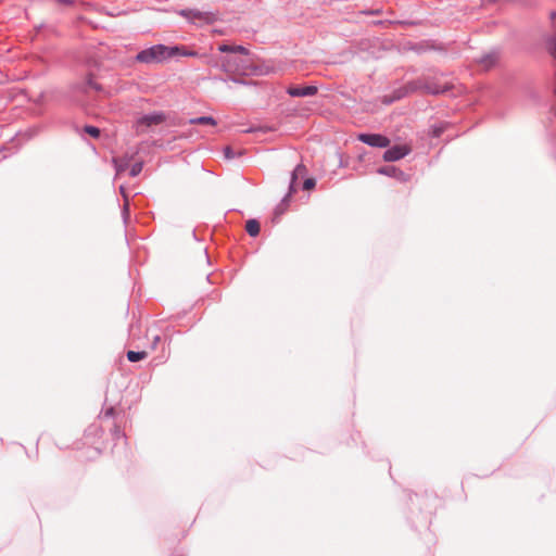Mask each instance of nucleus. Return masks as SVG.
<instances>
[{
  "instance_id": "0eeeda50",
  "label": "nucleus",
  "mask_w": 556,
  "mask_h": 556,
  "mask_svg": "<svg viewBox=\"0 0 556 556\" xmlns=\"http://www.w3.org/2000/svg\"><path fill=\"white\" fill-rule=\"evenodd\" d=\"M317 91L316 86H291L287 89L288 94L291 97H312L315 96Z\"/></svg>"
},
{
  "instance_id": "6e6552de",
  "label": "nucleus",
  "mask_w": 556,
  "mask_h": 556,
  "mask_svg": "<svg viewBox=\"0 0 556 556\" xmlns=\"http://www.w3.org/2000/svg\"><path fill=\"white\" fill-rule=\"evenodd\" d=\"M451 87L445 84L444 86H439L434 83H426L424 85H420V86H414L412 87L413 90L415 89H424L426 92L428 93H432V94H439V93H444L446 92Z\"/></svg>"
},
{
  "instance_id": "f257e3e1",
  "label": "nucleus",
  "mask_w": 556,
  "mask_h": 556,
  "mask_svg": "<svg viewBox=\"0 0 556 556\" xmlns=\"http://www.w3.org/2000/svg\"><path fill=\"white\" fill-rule=\"evenodd\" d=\"M218 50L229 55L220 60V67L230 75H247L250 70L249 51L242 46L220 45Z\"/></svg>"
},
{
  "instance_id": "9d476101",
  "label": "nucleus",
  "mask_w": 556,
  "mask_h": 556,
  "mask_svg": "<svg viewBox=\"0 0 556 556\" xmlns=\"http://www.w3.org/2000/svg\"><path fill=\"white\" fill-rule=\"evenodd\" d=\"M190 124L215 126L216 125V121L213 117H211V116H202V117L190 119Z\"/></svg>"
},
{
  "instance_id": "ddd939ff",
  "label": "nucleus",
  "mask_w": 556,
  "mask_h": 556,
  "mask_svg": "<svg viewBox=\"0 0 556 556\" xmlns=\"http://www.w3.org/2000/svg\"><path fill=\"white\" fill-rule=\"evenodd\" d=\"M114 163H115V167H116L117 174H121L122 172L126 170V168L128 166L127 161L124 160V159H122V160H114Z\"/></svg>"
},
{
  "instance_id": "9b49d317",
  "label": "nucleus",
  "mask_w": 556,
  "mask_h": 556,
  "mask_svg": "<svg viewBox=\"0 0 556 556\" xmlns=\"http://www.w3.org/2000/svg\"><path fill=\"white\" fill-rule=\"evenodd\" d=\"M147 356H148V353L146 351H140V352L128 351L127 352V358L131 363L142 361Z\"/></svg>"
},
{
  "instance_id": "f3484780",
  "label": "nucleus",
  "mask_w": 556,
  "mask_h": 556,
  "mask_svg": "<svg viewBox=\"0 0 556 556\" xmlns=\"http://www.w3.org/2000/svg\"><path fill=\"white\" fill-rule=\"evenodd\" d=\"M548 51L556 59V36L551 39Z\"/></svg>"
},
{
  "instance_id": "a211bd4d",
  "label": "nucleus",
  "mask_w": 556,
  "mask_h": 556,
  "mask_svg": "<svg viewBox=\"0 0 556 556\" xmlns=\"http://www.w3.org/2000/svg\"><path fill=\"white\" fill-rule=\"evenodd\" d=\"M316 185V181L314 178H307L304 184H303V188L305 190H312Z\"/></svg>"
},
{
  "instance_id": "412c9836",
  "label": "nucleus",
  "mask_w": 556,
  "mask_h": 556,
  "mask_svg": "<svg viewBox=\"0 0 556 556\" xmlns=\"http://www.w3.org/2000/svg\"><path fill=\"white\" fill-rule=\"evenodd\" d=\"M443 130H444L443 127H435V128H433L432 134L434 137H439L443 132Z\"/></svg>"
},
{
  "instance_id": "f8f14e48",
  "label": "nucleus",
  "mask_w": 556,
  "mask_h": 556,
  "mask_svg": "<svg viewBox=\"0 0 556 556\" xmlns=\"http://www.w3.org/2000/svg\"><path fill=\"white\" fill-rule=\"evenodd\" d=\"M170 49H178V51L176 52V55L179 54V55H184V56H198V53L195 51L189 50L184 46H175V47H170Z\"/></svg>"
},
{
  "instance_id": "39448f33",
  "label": "nucleus",
  "mask_w": 556,
  "mask_h": 556,
  "mask_svg": "<svg viewBox=\"0 0 556 556\" xmlns=\"http://www.w3.org/2000/svg\"><path fill=\"white\" fill-rule=\"evenodd\" d=\"M357 139L370 147L387 148L390 144V140L379 134H359Z\"/></svg>"
},
{
  "instance_id": "423d86ee",
  "label": "nucleus",
  "mask_w": 556,
  "mask_h": 556,
  "mask_svg": "<svg viewBox=\"0 0 556 556\" xmlns=\"http://www.w3.org/2000/svg\"><path fill=\"white\" fill-rule=\"evenodd\" d=\"M410 152V148L407 146H394L387 150L383 154L386 162H394L403 159Z\"/></svg>"
},
{
  "instance_id": "20e7f679",
  "label": "nucleus",
  "mask_w": 556,
  "mask_h": 556,
  "mask_svg": "<svg viewBox=\"0 0 556 556\" xmlns=\"http://www.w3.org/2000/svg\"><path fill=\"white\" fill-rule=\"evenodd\" d=\"M179 14L191 22L211 24L215 21L214 14L198 10H181Z\"/></svg>"
},
{
  "instance_id": "4468645a",
  "label": "nucleus",
  "mask_w": 556,
  "mask_h": 556,
  "mask_svg": "<svg viewBox=\"0 0 556 556\" xmlns=\"http://www.w3.org/2000/svg\"><path fill=\"white\" fill-rule=\"evenodd\" d=\"M380 174H383V175H388V176H393L395 175L399 170L396 167L394 166H384V167H381L379 168L378 170Z\"/></svg>"
},
{
  "instance_id": "5701e85b",
  "label": "nucleus",
  "mask_w": 556,
  "mask_h": 556,
  "mask_svg": "<svg viewBox=\"0 0 556 556\" xmlns=\"http://www.w3.org/2000/svg\"><path fill=\"white\" fill-rule=\"evenodd\" d=\"M160 342V336H155L152 341V349L154 350Z\"/></svg>"
},
{
  "instance_id": "b1692460",
  "label": "nucleus",
  "mask_w": 556,
  "mask_h": 556,
  "mask_svg": "<svg viewBox=\"0 0 556 556\" xmlns=\"http://www.w3.org/2000/svg\"><path fill=\"white\" fill-rule=\"evenodd\" d=\"M88 86L94 89H98V86L92 81L91 78L88 79Z\"/></svg>"
},
{
  "instance_id": "393cba45",
  "label": "nucleus",
  "mask_w": 556,
  "mask_h": 556,
  "mask_svg": "<svg viewBox=\"0 0 556 556\" xmlns=\"http://www.w3.org/2000/svg\"><path fill=\"white\" fill-rule=\"evenodd\" d=\"M283 203H281L278 207H277V214H281L283 212V208L281 207Z\"/></svg>"
},
{
  "instance_id": "7ed1b4c3",
  "label": "nucleus",
  "mask_w": 556,
  "mask_h": 556,
  "mask_svg": "<svg viewBox=\"0 0 556 556\" xmlns=\"http://www.w3.org/2000/svg\"><path fill=\"white\" fill-rule=\"evenodd\" d=\"M167 116L164 112H154L139 117L134 127L138 135L144 134L149 128L163 124Z\"/></svg>"
},
{
  "instance_id": "6ab92c4d",
  "label": "nucleus",
  "mask_w": 556,
  "mask_h": 556,
  "mask_svg": "<svg viewBox=\"0 0 556 556\" xmlns=\"http://www.w3.org/2000/svg\"><path fill=\"white\" fill-rule=\"evenodd\" d=\"M121 193L123 194L124 197V211L127 212L128 211V206H129V202H128V198L125 193V188L124 187H121Z\"/></svg>"
},
{
  "instance_id": "2eb2a0df",
  "label": "nucleus",
  "mask_w": 556,
  "mask_h": 556,
  "mask_svg": "<svg viewBox=\"0 0 556 556\" xmlns=\"http://www.w3.org/2000/svg\"><path fill=\"white\" fill-rule=\"evenodd\" d=\"M142 166L143 165L141 162L135 163L130 168V172H129L130 176L136 177L137 175H139L142 170Z\"/></svg>"
},
{
  "instance_id": "aec40b11",
  "label": "nucleus",
  "mask_w": 556,
  "mask_h": 556,
  "mask_svg": "<svg viewBox=\"0 0 556 556\" xmlns=\"http://www.w3.org/2000/svg\"><path fill=\"white\" fill-rule=\"evenodd\" d=\"M305 172V167L303 165H298L293 172V179H295L296 175L303 174Z\"/></svg>"
},
{
  "instance_id": "4be33fe9",
  "label": "nucleus",
  "mask_w": 556,
  "mask_h": 556,
  "mask_svg": "<svg viewBox=\"0 0 556 556\" xmlns=\"http://www.w3.org/2000/svg\"><path fill=\"white\" fill-rule=\"evenodd\" d=\"M225 156L227 159H232L233 157V152H232L231 148H229V147L225 148Z\"/></svg>"
},
{
  "instance_id": "1a4fd4ad",
  "label": "nucleus",
  "mask_w": 556,
  "mask_h": 556,
  "mask_svg": "<svg viewBox=\"0 0 556 556\" xmlns=\"http://www.w3.org/2000/svg\"><path fill=\"white\" fill-rule=\"evenodd\" d=\"M245 230L251 237H256L261 230L260 223L256 219H249L245 224Z\"/></svg>"
},
{
  "instance_id": "f03ea898",
  "label": "nucleus",
  "mask_w": 556,
  "mask_h": 556,
  "mask_svg": "<svg viewBox=\"0 0 556 556\" xmlns=\"http://www.w3.org/2000/svg\"><path fill=\"white\" fill-rule=\"evenodd\" d=\"M178 49H170L164 45H156L139 52L136 56L141 63H159L176 55Z\"/></svg>"
},
{
  "instance_id": "dca6fc26",
  "label": "nucleus",
  "mask_w": 556,
  "mask_h": 556,
  "mask_svg": "<svg viewBox=\"0 0 556 556\" xmlns=\"http://www.w3.org/2000/svg\"><path fill=\"white\" fill-rule=\"evenodd\" d=\"M85 131L93 138H98L100 136V129L94 126H86Z\"/></svg>"
}]
</instances>
